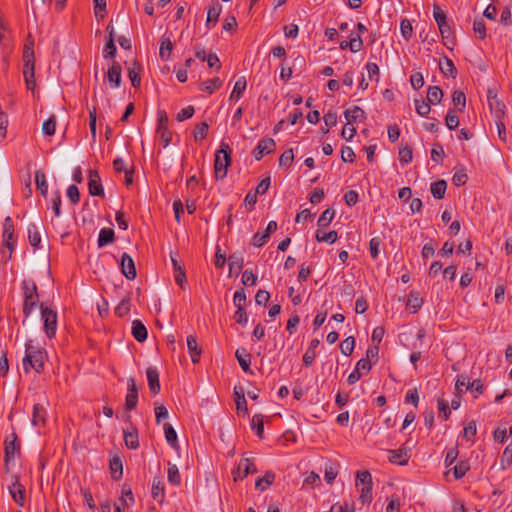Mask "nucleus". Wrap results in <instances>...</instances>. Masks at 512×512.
Here are the masks:
<instances>
[{
  "label": "nucleus",
  "mask_w": 512,
  "mask_h": 512,
  "mask_svg": "<svg viewBox=\"0 0 512 512\" xmlns=\"http://www.w3.org/2000/svg\"><path fill=\"white\" fill-rule=\"evenodd\" d=\"M46 357V351L33 344L32 340H29L25 344V356L22 360V366L26 373H29L31 369L35 370L36 373H41L44 369V359Z\"/></svg>",
  "instance_id": "obj_1"
},
{
  "label": "nucleus",
  "mask_w": 512,
  "mask_h": 512,
  "mask_svg": "<svg viewBox=\"0 0 512 512\" xmlns=\"http://www.w3.org/2000/svg\"><path fill=\"white\" fill-rule=\"evenodd\" d=\"M21 289L23 292V314L27 318L38 306L39 295L37 286L33 280H23Z\"/></svg>",
  "instance_id": "obj_2"
},
{
  "label": "nucleus",
  "mask_w": 512,
  "mask_h": 512,
  "mask_svg": "<svg viewBox=\"0 0 512 512\" xmlns=\"http://www.w3.org/2000/svg\"><path fill=\"white\" fill-rule=\"evenodd\" d=\"M231 148L222 142L220 149L215 153L214 170L216 179H223L227 175L228 167L231 164Z\"/></svg>",
  "instance_id": "obj_3"
},
{
  "label": "nucleus",
  "mask_w": 512,
  "mask_h": 512,
  "mask_svg": "<svg viewBox=\"0 0 512 512\" xmlns=\"http://www.w3.org/2000/svg\"><path fill=\"white\" fill-rule=\"evenodd\" d=\"M23 75L28 90L33 91L35 89V72H34V51L27 47L23 52Z\"/></svg>",
  "instance_id": "obj_4"
},
{
  "label": "nucleus",
  "mask_w": 512,
  "mask_h": 512,
  "mask_svg": "<svg viewBox=\"0 0 512 512\" xmlns=\"http://www.w3.org/2000/svg\"><path fill=\"white\" fill-rule=\"evenodd\" d=\"M40 309L41 318L44 322V331L47 337L52 338L54 337L57 329V313L54 310L45 307L43 304L40 305Z\"/></svg>",
  "instance_id": "obj_5"
},
{
  "label": "nucleus",
  "mask_w": 512,
  "mask_h": 512,
  "mask_svg": "<svg viewBox=\"0 0 512 512\" xmlns=\"http://www.w3.org/2000/svg\"><path fill=\"white\" fill-rule=\"evenodd\" d=\"M20 454V442L18 436L13 432V440L6 438L4 441V462L6 470H8L9 462L17 455Z\"/></svg>",
  "instance_id": "obj_6"
},
{
  "label": "nucleus",
  "mask_w": 512,
  "mask_h": 512,
  "mask_svg": "<svg viewBox=\"0 0 512 512\" xmlns=\"http://www.w3.org/2000/svg\"><path fill=\"white\" fill-rule=\"evenodd\" d=\"M256 471L257 469L250 458H242L237 468L233 471L234 480H242L249 474H253Z\"/></svg>",
  "instance_id": "obj_7"
},
{
  "label": "nucleus",
  "mask_w": 512,
  "mask_h": 512,
  "mask_svg": "<svg viewBox=\"0 0 512 512\" xmlns=\"http://www.w3.org/2000/svg\"><path fill=\"white\" fill-rule=\"evenodd\" d=\"M8 490L15 503L23 507L25 503V487L19 482L17 476H14V480L8 486Z\"/></svg>",
  "instance_id": "obj_8"
},
{
  "label": "nucleus",
  "mask_w": 512,
  "mask_h": 512,
  "mask_svg": "<svg viewBox=\"0 0 512 512\" xmlns=\"http://www.w3.org/2000/svg\"><path fill=\"white\" fill-rule=\"evenodd\" d=\"M89 193L92 196H103L104 189L101 183V178L96 170H89V181H88Z\"/></svg>",
  "instance_id": "obj_9"
},
{
  "label": "nucleus",
  "mask_w": 512,
  "mask_h": 512,
  "mask_svg": "<svg viewBox=\"0 0 512 512\" xmlns=\"http://www.w3.org/2000/svg\"><path fill=\"white\" fill-rule=\"evenodd\" d=\"M121 66L120 64L112 60L111 64L109 65L108 72H107V78L109 81V84L111 88H119L121 85Z\"/></svg>",
  "instance_id": "obj_10"
},
{
  "label": "nucleus",
  "mask_w": 512,
  "mask_h": 512,
  "mask_svg": "<svg viewBox=\"0 0 512 512\" xmlns=\"http://www.w3.org/2000/svg\"><path fill=\"white\" fill-rule=\"evenodd\" d=\"M276 230H277V222L270 221L266 227L265 232H263L262 234L260 232H257L256 234H254V236L252 238V244L255 247L263 246L270 238L271 233L275 232Z\"/></svg>",
  "instance_id": "obj_11"
},
{
  "label": "nucleus",
  "mask_w": 512,
  "mask_h": 512,
  "mask_svg": "<svg viewBox=\"0 0 512 512\" xmlns=\"http://www.w3.org/2000/svg\"><path fill=\"white\" fill-rule=\"evenodd\" d=\"M108 33V39L103 49V57L105 59H113L116 55V45L114 43V29L111 24H109L106 28Z\"/></svg>",
  "instance_id": "obj_12"
},
{
  "label": "nucleus",
  "mask_w": 512,
  "mask_h": 512,
  "mask_svg": "<svg viewBox=\"0 0 512 512\" xmlns=\"http://www.w3.org/2000/svg\"><path fill=\"white\" fill-rule=\"evenodd\" d=\"M345 119L347 120V124L351 125L352 123L362 122L366 119L365 111L359 106H353L348 108L344 112Z\"/></svg>",
  "instance_id": "obj_13"
},
{
  "label": "nucleus",
  "mask_w": 512,
  "mask_h": 512,
  "mask_svg": "<svg viewBox=\"0 0 512 512\" xmlns=\"http://www.w3.org/2000/svg\"><path fill=\"white\" fill-rule=\"evenodd\" d=\"M146 376L148 380V386L153 395H157L160 392V381L159 372L155 367H149L146 370Z\"/></svg>",
  "instance_id": "obj_14"
},
{
  "label": "nucleus",
  "mask_w": 512,
  "mask_h": 512,
  "mask_svg": "<svg viewBox=\"0 0 512 512\" xmlns=\"http://www.w3.org/2000/svg\"><path fill=\"white\" fill-rule=\"evenodd\" d=\"M109 470L111 478L114 481H118L121 479L123 475V462L120 456L117 454L112 456L109 460Z\"/></svg>",
  "instance_id": "obj_15"
},
{
  "label": "nucleus",
  "mask_w": 512,
  "mask_h": 512,
  "mask_svg": "<svg viewBox=\"0 0 512 512\" xmlns=\"http://www.w3.org/2000/svg\"><path fill=\"white\" fill-rule=\"evenodd\" d=\"M235 357L237 358L240 367L245 373H253L250 369L251 354L245 348H238L235 352Z\"/></svg>",
  "instance_id": "obj_16"
},
{
  "label": "nucleus",
  "mask_w": 512,
  "mask_h": 512,
  "mask_svg": "<svg viewBox=\"0 0 512 512\" xmlns=\"http://www.w3.org/2000/svg\"><path fill=\"white\" fill-rule=\"evenodd\" d=\"M410 455L406 449L389 450V461L393 464L406 465Z\"/></svg>",
  "instance_id": "obj_17"
},
{
  "label": "nucleus",
  "mask_w": 512,
  "mask_h": 512,
  "mask_svg": "<svg viewBox=\"0 0 512 512\" xmlns=\"http://www.w3.org/2000/svg\"><path fill=\"white\" fill-rule=\"evenodd\" d=\"M46 409L42 404H34L32 413V424L36 427L44 426L46 423Z\"/></svg>",
  "instance_id": "obj_18"
},
{
  "label": "nucleus",
  "mask_w": 512,
  "mask_h": 512,
  "mask_svg": "<svg viewBox=\"0 0 512 512\" xmlns=\"http://www.w3.org/2000/svg\"><path fill=\"white\" fill-rule=\"evenodd\" d=\"M131 333L138 342H144L147 339V329L140 320H133Z\"/></svg>",
  "instance_id": "obj_19"
},
{
  "label": "nucleus",
  "mask_w": 512,
  "mask_h": 512,
  "mask_svg": "<svg viewBox=\"0 0 512 512\" xmlns=\"http://www.w3.org/2000/svg\"><path fill=\"white\" fill-rule=\"evenodd\" d=\"M187 348L193 363L200 361L201 349L198 346L197 340L193 335L187 337Z\"/></svg>",
  "instance_id": "obj_20"
},
{
  "label": "nucleus",
  "mask_w": 512,
  "mask_h": 512,
  "mask_svg": "<svg viewBox=\"0 0 512 512\" xmlns=\"http://www.w3.org/2000/svg\"><path fill=\"white\" fill-rule=\"evenodd\" d=\"M233 394H234V400H235L237 412L238 413L242 412L244 415H246L248 413V408H247V401L245 399L243 389L242 388L238 389L237 387H235Z\"/></svg>",
  "instance_id": "obj_21"
},
{
  "label": "nucleus",
  "mask_w": 512,
  "mask_h": 512,
  "mask_svg": "<svg viewBox=\"0 0 512 512\" xmlns=\"http://www.w3.org/2000/svg\"><path fill=\"white\" fill-rule=\"evenodd\" d=\"M222 12V6L216 1L208 8L206 26L209 28L210 24L215 25L218 22L219 16Z\"/></svg>",
  "instance_id": "obj_22"
},
{
  "label": "nucleus",
  "mask_w": 512,
  "mask_h": 512,
  "mask_svg": "<svg viewBox=\"0 0 512 512\" xmlns=\"http://www.w3.org/2000/svg\"><path fill=\"white\" fill-rule=\"evenodd\" d=\"M319 344V339L311 340L309 347L307 348L303 355V362L306 366H310L313 364L316 357V348L319 346Z\"/></svg>",
  "instance_id": "obj_23"
},
{
  "label": "nucleus",
  "mask_w": 512,
  "mask_h": 512,
  "mask_svg": "<svg viewBox=\"0 0 512 512\" xmlns=\"http://www.w3.org/2000/svg\"><path fill=\"white\" fill-rule=\"evenodd\" d=\"M35 183L36 188L40 192L41 196L46 198L48 194V184L46 181L45 173L42 170H37L35 172Z\"/></svg>",
  "instance_id": "obj_24"
},
{
  "label": "nucleus",
  "mask_w": 512,
  "mask_h": 512,
  "mask_svg": "<svg viewBox=\"0 0 512 512\" xmlns=\"http://www.w3.org/2000/svg\"><path fill=\"white\" fill-rule=\"evenodd\" d=\"M447 183L445 180H438L431 184L430 191L434 198L443 199L446 193Z\"/></svg>",
  "instance_id": "obj_25"
},
{
  "label": "nucleus",
  "mask_w": 512,
  "mask_h": 512,
  "mask_svg": "<svg viewBox=\"0 0 512 512\" xmlns=\"http://www.w3.org/2000/svg\"><path fill=\"white\" fill-rule=\"evenodd\" d=\"M275 473L272 471H267L265 475L261 478H258L255 482L256 489H260L262 491L266 490L269 486H271L275 481Z\"/></svg>",
  "instance_id": "obj_26"
},
{
  "label": "nucleus",
  "mask_w": 512,
  "mask_h": 512,
  "mask_svg": "<svg viewBox=\"0 0 512 512\" xmlns=\"http://www.w3.org/2000/svg\"><path fill=\"white\" fill-rule=\"evenodd\" d=\"M114 241V231L111 228H102L98 236V247H104Z\"/></svg>",
  "instance_id": "obj_27"
},
{
  "label": "nucleus",
  "mask_w": 512,
  "mask_h": 512,
  "mask_svg": "<svg viewBox=\"0 0 512 512\" xmlns=\"http://www.w3.org/2000/svg\"><path fill=\"white\" fill-rule=\"evenodd\" d=\"M164 433L167 443L174 449L178 448L177 433L170 423L164 424Z\"/></svg>",
  "instance_id": "obj_28"
},
{
  "label": "nucleus",
  "mask_w": 512,
  "mask_h": 512,
  "mask_svg": "<svg viewBox=\"0 0 512 512\" xmlns=\"http://www.w3.org/2000/svg\"><path fill=\"white\" fill-rule=\"evenodd\" d=\"M443 92L438 86H429L427 90V101L431 105L440 103Z\"/></svg>",
  "instance_id": "obj_29"
},
{
  "label": "nucleus",
  "mask_w": 512,
  "mask_h": 512,
  "mask_svg": "<svg viewBox=\"0 0 512 512\" xmlns=\"http://www.w3.org/2000/svg\"><path fill=\"white\" fill-rule=\"evenodd\" d=\"M246 86H247L246 78L244 76L238 78V80L235 82V85L231 92L230 99L239 100L242 97L243 92L246 89Z\"/></svg>",
  "instance_id": "obj_30"
},
{
  "label": "nucleus",
  "mask_w": 512,
  "mask_h": 512,
  "mask_svg": "<svg viewBox=\"0 0 512 512\" xmlns=\"http://www.w3.org/2000/svg\"><path fill=\"white\" fill-rule=\"evenodd\" d=\"M28 239L31 246L39 248L41 236L38 227L35 223H30L28 226Z\"/></svg>",
  "instance_id": "obj_31"
},
{
  "label": "nucleus",
  "mask_w": 512,
  "mask_h": 512,
  "mask_svg": "<svg viewBox=\"0 0 512 512\" xmlns=\"http://www.w3.org/2000/svg\"><path fill=\"white\" fill-rule=\"evenodd\" d=\"M424 301L417 292H410L407 299V307L412 309V313H416L423 305Z\"/></svg>",
  "instance_id": "obj_32"
},
{
  "label": "nucleus",
  "mask_w": 512,
  "mask_h": 512,
  "mask_svg": "<svg viewBox=\"0 0 512 512\" xmlns=\"http://www.w3.org/2000/svg\"><path fill=\"white\" fill-rule=\"evenodd\" d=\"M439 68L444 75L451 76L452 78L456 77L457 69L453 61L448 57L444 58V62L439 63Z\"/></svg>",
  "instance_id": "obj_33"
},
{
  "label": "nucleus",
  "mask_w": 512,
  "mask_h": 512,
  "mask_svg": "<svg viewBox=\"0 0 512 512\" xmlns=\"http://www.w3.org/2000/svg\"><path fill=\"white\" fill-rule=\"evenodd\" d=\"M167 478L172 485L177 486L181 483L179 469L175 464H172L171 462H168Z\"/></svg>",
  "instance_id": "obj_34"
},
{
  "label": "nucleus",
  "mask_w": 512,
  "mask_h": 512,
  "mask_svg": "<svg viewBox=\"0 0 512 512\" xmlns=\"http://www.w3.org/2000/svg\"><path fill=\"white\" fill-rule=\"evenodd\" d=\"M251 428L252 430L255 431L256 435L259 437V438H263V434H264V420H263V415L261 414H255L253 417H252V420H251Z\"/></svg>",
  "instance_id": "obj_35"
},
{
  "label": "nucleus",
  "mask_w": 512,
  "mask_h": 512,
  "mask_svg": "<svg viewBox=\"0 0 512 512\" xmlns=\"http://www.w3.org/2000/svg\"><path fill=\"white\" fill-rule=\"evenodd\" d=\"M452 102H453L454 107L458 111L463 112L466 107L465 94L460 90H455L452 94Z\"/></svg>",
  "instance_id": "obj_36"
},
{
  "label": "nucleus",
  "mask_w": 512,
  "mask_h": 512,
  "mask_svg": "<svg viewBox=\"0 0 512 512\" xmlns=\"http://www.w3.org/2000/svg\"><path fill=\"white\" fill-rule=\"evenodd\" d=\"M221 86H222V81L220 80V78L216 77V78L209 79V80L202 82L201 90L211 94L215 90L219 89Z\"/></svg>",
  "instance_id": "obj_37"
},
{
  "label": "nucleus",
  "mask_w": 512,
  "mask_h": 512,
  "mask_svg": "<svg viewBox=\"0 0 512 512\" xmlns=\"http://www.w3.org/2000/svg\"><path fill=\"white\" fill-rule=\"evenodd\" d=\"M172 49H173V45H172L171 40L167 37H163L161 39V45H160V51H159V55H160L161 59L167 60L171 55Z\"/></svg>",
  "instance_id": "obj_38"
},
{
  "label": "nucleus",
  "mask_w": 512,
  "mask_h": 512,
  "mask_svg": "<svg viewBox=\"0 0 512 512\" xmlns=\"http://www.w3.org/2000/svg\"><path fill=\"white\" fill-rule=\"evenodd\" d=\"M256 147L262 150V153L270 154L275 150L276 143L272 138H264L258 142Z\"/></svg>",
  "instance_id": "obj_39"
},
{
  "label": "nucleus",
  "mask_w": 512,
  "mask_h": 512,
  "mask_svg": "<svg viewBox=\"0 0 512 512\" xmlns=\"http://www.w3.org/2000/svg\"><path fill=\"white\" fill-rule=\"evenodd\" d=\"M151 493L154 500L162 502L164 498V486L160 480L153 481Z\"/></svg>",
  "instance_id": "obj_40"
},
{
  "label": "nucleus",
  "mask_w": 512,
  "mask_h": 512,
  "mask_svg": "<svg viewBox=\"0 0 512 512\" xmlns=\"http://www.w3.org/2000/svg\"><path fill=\"white\" fill-rule=\"evenodd\" d=\"M128 496V490H126L125 486H123L121 490V496L114 502V512H125V507L127 505L126 497Z\"/></svg>",
  "instance_id": "obj_41"
},
{
  "label": "nucleus",
  "mask_w": 512,
  "mask_h": 512,
  "mask_svg": "<svg viewBox=\"0 0 512 512\" xmlns=\"http://www.w3.org/2000/svg\"><path fill=\"white\" fill-rule=\"evenodd\" d=\"M228 260L230 272L233 270H241L244 265V259L241 254H231Z\"/></svg>",
  "instance_id": "obj_42"
},
{
  "label": "nucleus",
  "mask_w": 512,
  "mask_h": 512,
  "mask_svg": "<svg viewBox=\"0 0 512 512\" xmlns=\"http://www.w3.org/2000/svg\"><path fill=\"white\" fill-rule=\"evenodd\" d=\"M334 215H335L334 209L327 208L319 217L318 222H317L318 226L319 227L328 226L331 223V221L333 220Z\"/></svg>",
  "instance_id": "obj_43"
},
{
  "label": "nucleus",
  "mask_w": 512,
  "mask_h": 512,
  "mask_svg": "<svg viewBox=\"0 0 512 512\" xmlns=\"http://www.w3.org/2000/svg\"><path fill=\"white\" fill-rule=\"evenodd\" d=\"M473 31L479 39H484L486 37L485 22L482 18L479 17L474 20Z\"/></svg>",
  "instance_id": "obj_44"
},
{
  "label": "nucleus",
  "mask_w": 512,
  "mask_h": 512,
  "mask_svg": "<svg viewBox=\"0 0 512 512\" xmlns=\"http://www.w3.org/2000/svg\"><path fill=\"white\" fill-rule=\"evenodd\" d=\"M316 240L318 242H327L329 244H333L337 240V232L330 231V232L326 233V232L317 231Z\"/></svg>",
  "instance_id": "obj_45"
},
{
  "label": "nucleus",
  "mask_w": 512,
  "mask_h": 512,
  "mask_svg": "<svg viewBox=\"0 0 512 512\" xmlns=\"http://www.w3.org/2000/svg\"><path fill=\"white\" fill-rule=\"evenodd\" d=\"M433 17L438 27H441L443 24L448 22L446 13L437 4L433 5Z\"/></svg>",
  "instance_id": "obj_46"
},
{
  "label": "nucleus",
  "mask_w": 512,
  "mask_h": 512,
  "mask_svg": "<svg viewBox=\"0 0 512 512\" xmlns=\"http://www.w3.org/2000/svg\"><path fill=\"white\" fill-rule=\"evenodd\" d=\"M246 293L243 288L236 290L233 296V304L237 307V309L245 308L246 305Z\"/></svg>",
  "instance_id": "obj_47"
},
{
  "label": "nucleus",
  "mask_w": 512,
  "mask_h": 512,
  "mask_svg": "<svg viewBox=\"0 0 512 512\" xmlns=\"http://www.w3.org/2000/svg\"><path fill=\"white\" fill-rule=\"evenodd\" d=\"M355 347L354 337L345 338L340 344V350L345 356L352 354Z\"/></svg>",
  "instance_id": "obj_48"
},
{
  "label": "nucleus",
  "mask_w": 512,
  "mask_h": 512,
  "mask_svg": "<svg viewBox=\"0 0 512 512\" xmlns=\"http://www.w3.org/2000/svg\"><path fill=\"white\" fill-rule=\"evenodd\" d=\"M512 464V443L507 445L501 456L500 465L506 469Z\"/></svg>",
  "instance_id": "obj_49"
},
{
  "label": "nucleus",
  "mask_w": 512,
  "mask_h": 512,
  "mask_svg": "<svg viewBox=\"0 0 512 512\" xmlns=\"http://www.w3.org/2000/svg\"><path fill=\"white\" fill-rule=\"evenodd\" d=\"M414 102L415 109L418 115H420L421 117H426L431 110L430 104L428 102H425L423 99H415Z\"/></svg>",
  "instance_id": "obj_50"
},
{
  "label": "nucleus",
  "mask_w": 512,
  "mask_h": 512,
  "mask_svg": "<svg viewBox=\"0 0 512 512\" xmlns=\"http://www.w3.org/2000/svg\"><path fill=\"white\" fill-rule=\"evenodd\" d=\"M94 14L97 19L103 20L106 15V0H93Z\"/></svg>",
  "instance_id": "obj_51"
},
{
  "label": "nucleus",
  "mask_w": 512,
  "mask_h": 512,
  "mask_svg": "<svg viewBox=\"0 0 512 512\" xmlns=\"http://www.w3.org/2000/svg\"><path fill=\"white\" fill-rule=\"evenodd\" d=\"M294 160L293 149H287L279 157V165L281 167H290Z\"/></svg>",
  "instance_id": "obj_52"
},
{
  "label": "nucleus",
  "mask_w": 512,
  "mask_h": 512,
  "mask_svg": "<svg viewBox=\"0 0 512 512\" xmlns=\"http://www.w3.org/2000/svg\"><path fill=\"white\" fill-rule=\"evenodd\" d=\"M382 243V240L380 237H373L370 241H369V251H370V255L371 257L376 260L379 256V251H380V245Z\"/></svg>",
  "instance_id": "obj_53"
},
{
  "label": "nucleus",
  "mask_w": 512,
  "mask_h": 512,
  "mask_svg": "<svg viewBox=\"0 0 512 512\" xmlns=\"http://www.w3.org/2000/svg\"><path fill=\"white\" fill-rule=\"evenodd\" d=\"M469 464L466 461H460L453 468V474L455 479H461L465 476L467 471L469 470Z\"/></svg>",
  "instance_id": "obj_54"
},
{
  "label": "nucleus",
  "mask_w": 512,
  "mask_h": 512,
  "mask_svg": "<svg viewBox=\"0 0 512 512\" xmlns=\"http://www.w3.org/2000/svg\"><path fill=\"white\" fill-rule=\"evenodd\" d=\"M413 152L412 148L408 145L399 149V160L403 164H408L412 161Z\"/></svg>",
  "instance_id": "obj_55"
},
{
  "label": "nucleus",
  "mask_w": 512,
  "mask_h": 512,
  "mask_svg": "<svg viewBox=\"0 0 512 512\" xmlns=\"http://www.w3.org/2000/svg\"><path fill=\"white\" fill-rule=\"evenodd\" d=\"M209 125L206 122H201L196 126L195 132H194V139L195 141H202L206 138L208 133Z\"/></svg>",
  "instance_id": "obj_56"
},
{
  "label": "nucleus",
  "mask_w": 512,
  "mask_h": 512,
  "mask_svg": "<svg viewBox=\"0 0 512 512\" xmlns=\"http://www.w3.org/2000/svg\"><path fill=\"white\" fill-rule=\"evenodd\" d=\"M56 128V117L52 115L48 120H46L42 125V132L45 135L52 136L55 133Z\"/></svg>",
  "instance_id": "obj_57"
},
{
  "label": "nucleus",
  "mask_w": 512,
  "mask_h": 512,
  "mask_svg": "<svg viewBox=\"0 0 512 512\" xmlns=\"http://www.w3.org/2000/svg\"><path fill=\"white\" fill-rule=\"evenodd\" d=\"M157 135L163 143V147H167L172 140V133L168 127L157 128Z\"/></svg>",
  "instance_id": "obj_58"
},
{
  "label": "nucleus",
  "mask_w": 512,
  "mask_h": 512,
  "mask_svg": "<svg viewBox=\"0 0 512 512\" xmlns=\"http://www.w3.org/2000/svg\"><path fill=\"white\" fill-rule=\"evenodd\" d=\"M445 124L449 130H454L459 125V118L453 110H449L445 117Z\"/></svg>",
  "instance_id": "obj_59"
},
{
  "label": "nucleus",
  "mask_w": 512,
  "mask_h": 512,
  "mask_svg": "<svg viewBox=\"0 0 512 512\" xmlns=\"http://www.w3.org/2000/svg\"><path fill=\"white\" fill-rule=\"evenodd\" d=\"M113 167L116 172H124V184L128 186V169L125 167V162L122 158H116L113 161Z\"/></svg>",
  "instance_id": "obj_60"
},
{
  "label": "nucleus",
  "mask_w": 512,
  "mask_h": 512,
  "mask_svg": "<svg viewBox=\"0 0 512 512\" xmlns=\"http://www.w3.org/2000/svg\"><path fill=\"white\" fill-rule=\"evenodd\" d=\"M401 35L405 40H409L412 37L413 28L408 19H403L400 23Z\"/></svg>",
  "instance_id": "obj_61"
},
{
  "label": "nucleus",
  "mask_w": 512,
  "mask_h": 512,
  "mask_svg": "<svg viewBox=\"0 0 512 512\" xmlns=\"http://www.w3.org/2000/svg\"><path fill=\"white\" fill-rule=\"evenodd\" d=\"M362 48H363V41H362L360 35H353V34H351L350 35V40H349V49L353 53H357Z\"/></svg>",
  "instance_id": "obj_62"
},
{
  "label": "nucleus",
  "mask_w": 512,
  "mask_h": 512,
  "mask_svg": "<svg viewBox=\"0 0 512 512\" xmlns=\"http://www.w3.org/2000/svg\"><path fill=\"white\" fill-rule=\"evenodd\" d=\"M361 483L363 486H372V476L369 471H361L356 475V485Z\"/></svg>",
  "instance_id": "obj_63"
},
{
  "label": "nucleus",
  "mask_w": 512,
  "mask_h": 512,
  "mask_svg": "<svg viewBox=\"0 0 512 512\" xmlns=\"http://www.w3.org/2000/svg\"><path fill=\"white\" fill-rule=\"evenodd\" d=\"M469 385H470L469 377L462 374V375H459L457 380H456L455 389H456L458 394H461V393H463V387H465L466 390H468L469 389Z\"/></svg>",
  "instance_id": "obj_64"
}]
</instances>
